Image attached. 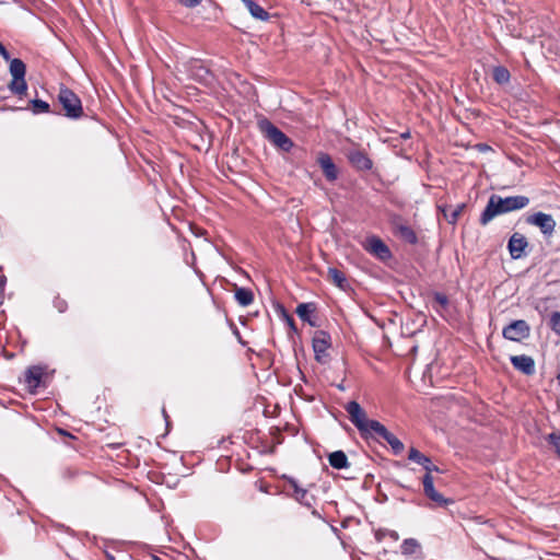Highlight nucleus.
Listing matches in <instances>:
<instances>
[{
	"label": "nucleus",
	"instance_id": "obj_1",
	"mask_svg": "<svg viewBox=\"0 0 560 560\" xmlns=\"http://www.w3.org/2000/svg\"><path fill=\"white\" fill-rule=\"evenodd\" d=\"M345 410L348 412L351 423L359 430L363 439H383L388 443L394 455H400L404 452V443L380 421L368 419L366 412L359 402L355 400L347 402Z\"/></svg>",
	"mask_w": 560,
	"mask_h": 560
},
{
	"label": "nucleus",
	"instance_id": "obj_2",
	"mask_svg": "<svg viewBox=\"0 0 560 560\" xmlns=\"http://www.w3.org/2000/svg\"><path fill=\"white\" fill-rule=\"evenodd\" d=\"M525 206V197H506L502 198L498 195H492L480 215V223L488 224L494 217L503 214L516 209H522Z\"/></svg>",
	"mask_w": 560,
	"mask_h": 560
},
{
	"label": "nucleus",
	"instance_id": "obj_3",
	"mask_svg": "<svg viewBox=\"0 0 560 560\" xmlns=\"http://www.w3.org/2000/svg\"><path fill=\"white\" fill-rule=\"evenodd\" d=\"M57 100L67 118L77 120L83 116L84 110L81 98L71 89L61 84L57 94Z\"/></svg>",
	"mask_w": 560,
	"mask_h": 560
},
{
	"label": "nucleus",
	"instance_id": "obj_4",
	"mask_svg": "<svg viewBox=\"0 0 560 560\" xmlns=\"http://www.w3.org/2000/svg\"><path fill=\"white\" fill-rule=\"evenodd\" d=\"M259 128L265 138L279 150L289 152L293 148V141L268 119L261 120Z\"/></svg>",
	"mask_w": 560,
	"mask_h": 560
},
{
	"label": "nucleus",
	"instance_id": "obj_5",
	"mask_svg": "<svg viewBox=\"0 0 560 560\" xmlns=\"http://www.w3.org/2000/svg\"><path fill=\"white\" fill-rule=\"evenodd\" d=\"M10 73L12 80L9 83V90L12 94L22 97L27 92V83L25 81L26 66L22 59H10Z\"/></svg>",
	"mask_w": 560,
	"mask_h": 560
},
{
	"label": "nucleus",
	"instance_id": "obj_6",
	"mask_svg": "<svg viewBox=\"0 0 560 560\" xmlns=\"http://www.w3.org/2000/svg\"><path fill=\"white\" fill-rule=\"evenodd\" d=\"M345 156L357 172H368L373 168V161L369 153L357 145L345 150Z\"/></svg>",
	"mask_w": 560,
	"mask_h": 560
},
{
	"label": "nucleus",
	"instance_id": "obj_7",
	"mask_svg": "<svg viewBox=\"0 0 560 560\" xmlns=\"http://www.w3.org/2000/svg\"><path fill=\"white\" fill-rule=\"evenodd\" d=\"M527 223L538 228L545 237L555 233L556 220L551 214L538 211L527 217Z\"/></svg>",
	"mask_w": 560,
	"mask_h": 560
},
{
	"label": "nucleus",
	"instance_id": "obj_8",
	"mask_svg": "<svg viewBox=\"0 0 560 560\" xmlns=\"http://www.w3.org/2000/svg\"><path fill=\"white\" fill-rule=\"evenodd\" d=\"M331 346L330 335L324 330H317L313 337V350L315 359L324 363L328 357L327 350Z\"/></svg>",
	"mask_w": 560,
	"mask_h": 560
},
{
	"label": "nucleus",
	"instance_id": "obj_9",
	"mask_svg": "<svg viewBox=\"0 0 560 560\" xmlns=\"http://www.w3.org/2000/svg\"><path fill=\"white\" fill-rule=\"evenodd\" d=\"M365 249L382 261L392 258L389 247L377 236H371L366 240Z\"/></svg>",
	"mask_w": 560,
	"mask_h": 560
},
{
	"label": "nucleus",
	"instance_id": "obj_10",
	"mask_svg": "<svg viewBox=\"0 0 560 560\" xmlns=\"http://www.w3.org/2000/svg\"><path fill=\"white\" fill-rule=\"evenodd\" d=\"M422 483L425 497L433 501L436 505L445 506L453 502L451 499L444 498L443 494L435 490L432 475L425 474L422 478Z\"/></svg>",
	"mask_w": 560,
	"mask_h": 560
},
{
	"label": "nucleus",
	"instance_id": "obj_11",
	"mask_svg": "<svg viewBox=\"0 0 560 560\" xmlns=\"http://www.w3.org/2000/svg\"><path fill=\"white\" fill-rule=\"evenodd\" d=\"M283 479H285L289 485L292 487L294 491V498L296 501H299L302 505L306 508H312L315 503V497L312 494H308L307 490L304 488H301L299 486V482L295 478L290 476H283Z\"/></svg>",
	"mask_w": 560,
	"mask_h": 560
},
{
	"label": "nucleus",
	"instance_id": "obj_12",
	"mask_svg": "<svg viewBox=\"0 0 560 560\" xmlns=\"http://www.w3.org/2000/svg\"><path fill=\"white\" fill-rule=\"evenodd\" d=\"M503 337L511 341H522L525 338V320H513L503 328Z\"/></svg>",
	"mask_w": 560,
	"mask_h": 560
},
{
	"label": "nucleus",
	"instance_id": "obj_13",
	"mask_svg": "<svg viewBox=\"0 0 560 560\" xmlns=\"http://www.w3.org/2000/svg\"><path fill=\"white\" fill-rule=\"evenodd\" d=\"M408 459L421 465L425 474L431 475L433 471L440 472V468L432 463L431 458L415 447L409 450Z\"/></svg>",
	"mask_w": 560,
	"mask_h": 560
},
{
	"label": "nucleus",
	"instance_id": "obj_14",
	"mask_svg": "<svg viewBox=\"0 0 560 560\" xmlns=\"http://www.w3.org/2000/svg\"><path fill=\"white\" fill-rule=\"evenodd\" d=\"M508 248L513 259L521 258L525 250V237L521 233H514L509 241Z\"/></svg>",
	"mask_w": 560,
	"mask_h": 560
},
{
	"label": "nucleus",
	"instance_id": "obj_15",
	"mask_svg": "<svg viewBox=\"0 0 560 560\" xmlns=\"http://www.w3.org/2000/svg\"><path fill=\"white\" fill-rule=\"evenodd\" d=\"M190 75L196 81L207 85H210L213 82V73L201 63H195L190 68Z\"/></svg>",
	"mask_w": 560,
	"mask_h": 560
},
{
	"label": "nucleus",
	"instance_id": "obj_16",
	"mask_svg": "<svg viewBox=\"0 0 560 560\" xmlns=\"http://www.w3.org/2000/svg\"><path fill=\"white\" fill-rule=\"evenodd\" d=\"M527 23H530V28H535L536 31L533 32L530 35L533 38L540 37L545 30L549 27L550 21L547 15H535V16H527Z\"/></svg>",
	"mask_w": 560,
	"mask_h": 560
},
{
	"label": "nucleus",
	"instance_id": "obj_17",
	"mask_svg": "<svg viewBox=\"0 0 560 560\" xmlns=\"http://www.w3.org/2000/svg\"><path fill=\"white\" fill-rule=\"evenodd\" d=\"M327 275L329 280L340 290L348 291L351 288L346 275L341 270L329 267Z\"/></svg>",
	"mask_w": 560,
	"mask_h": 560
},
{
	"label": "nucleus",
	"instance_id": "obj_18",
	"mask_svg": "<svg viewBox=\"0 0 560 560\" xmlns=\"http://www.w3.org/2000/svg\"><path fill=\"white\" fill-rule=\"evenodd\" d=\"M315 311H316V306L314 303H301L298 305L295 312L303 322L315 327L316 323H315V320H313Z\"/></svg>",
	"mask_w": 560,
	"mask_h": 560
},
{
	"label": "nucleus",
	"instance_id": "obj_19",
	"mask_svg": "<svg viewBox=\"0 0 560 560\" xmlns=\"http://www.w3.org/2000/svg\"><path fill=\"white\" fill-rule=\"evenodd\" d=\"M316 163L322 167L324 175H337V167L331 156L326 152H319Z\"/></svg>",
	"mask_w": 560,
	"mask_h": 560
},
{
	"label": "nucleus",
	"instance_id": "obj_20",
	"mask_svg": "<svg viewBox=\"0 0 560 560\" xmlns=\"http://www.w3.org/2000/svg\"><path fill=\"white\" fill-rule=\"evenodd\" d=\"M465 205H457L455 208H452L448 205H438V209L443 213L444 218L448 223L455 224L463 211Z\"/></svg>",
	"mask_w": 560,
	"mask_h": 560
},
{
	"label": "nucleus",
	"instance_id": "obj_21",
	"mask_svg": "<svg viewBox=\"0 0 560 560\" xmlns=\"http://www.w3.org/2000/svg\"><path fill=\"white\" fill-rule=\"evenodd\" d=\"M395 233L401 240H404L405 242H407L411 245H413L418 242V237H417L415 231L406 224L395 223Z\"/></svg>",
	"mask_w": 560,
	"mask_h": 560
},
{
	"label": "nucleus",
	"instance_id": "obj_22",
	"mask_svg": "<svg viewBox=\"0 0 560 560\" xmlns=\"http://www.w3.org/2000/svg\"><path fill=\"white\" fill-rule=\"evenodd\" d=\"M44 370L40 366H31L27 369L25 373V382L27 383L28 387L36 388L40 384V380L43 377Z\"/></svg>",
	"mask_w": 560,
	"mask_h": 560
},
{
	"label": "nucleus",
	"instance_id": "obj_23",
	"mask_svg": "<svg viewBox=\"0 0 560 560\" xmlns=\"http://www.w3.org/2000/svg\"><path fill=\"white\" fill-rule=\"evenodd\" d=\"M328 462L335 469H346L350 466L348 457L343 451H335L329 454Z\"/></svg>",
	"mask_w": 560,
	"mask_h": 560
},
{
	"label": "nucleus",
	"instance_id": "obj_24",
	"mask_svg": "<svg viewBox=\"0 0 560 560\" xmlns=\"http://www.w3.org/2000/svg\"><path fill=\"white\" fill-rule=\"evenodd\" d=\"M245 7L253 18L259 21H267L269 19V13L255 0H243Z\"/></svg>",
	"mask_w": 560,
	"mask_h": 560
},
{
	"label": "nucleus",
	"instance_id": "obj_25",
	"mask_svg": "<svg viewBox=\"0 0 560 560\" xmlns=\"http://www.w3.org/2000/svg\"><path fill=\"white\" fill-rule=\"evenodd\" d=\"M401 553L404 556H417L420 558L421 556V546L419 541L415 538H407L401 542Z\"/></svg>",
	"mask_w": 560,
	"mask_h": 560
},
{
	"label": "nucleus",
	"instance_id": "obj_26",
	"mask_svg": "<svg viewBox=\"0 0 560 560\" xmlns=\"http://www.w3.org/2000/svg\"><path fill=\"white\" fill-rule=\"evenodd\" d=\"M234 298L241 306L245 307L253 303L254 293L250 289L236 287Z\"/></svg>",
	"mask_w": 560,
	"mask_h": 560
},
{
	"label": "nucleus",
	"instance_id": "obj_27",
	"mask_svg": "<svg viewBox=\"0 0 560 560\" xmlns=\"http://www.w3.org/2000/svg\"><path fill=\"white\" fill-rule=\"evenodd\" d=\"M26 108L30 109L34 115L49 114V113L58 114L57 112H52L50 109V105L46 101L38 100V98L31 100L28 102V106Z\"/></svg>",
	"mask_w": 560,
	"mask_h": 560
},
{
	"label": "nucleus",
	"instance_id": "obj_28",
	"mask_svg": "<svg viewBox=\"0 0 560 560\" xmlns=\"http://www.w3.org/2000/svg\"><path fill=\"white\" fill-rule=\"evenodd\" d=\"M510 71L503 66H497L492 70V78L498 84H505L510 81Z\"/></svg>",
	"mask_w": 560,
	"mask_h": 560
},
{
	"label": "nucleus",
	"instance_id": "obj_29",
	"mask_svg": "<svg viewBox=\"0 0 560 560\" xmlns=\"http://www.w3.org/2000/svg\"><path fill=\"white\" fill-rule=\"evenodd\" d=\"M549 326L555 334L560 336V312H553L550 315Z\"/></svg>",
	"mask_w": 560,
	"mask_h": 560
},
{
	"label": "nucleus",
	"instance_id": "obj_30",
	"mask_svg": "<svg viewBox=\"0 0 560 560\" xmlns=\"http://www.w3.org/2000/svg\"><path fill=\"white\" fill-rule=\"evenodd\" d=\"M511 362L516 370L525 373V354L511 357Z\"/></svg>",
	"mask_w": 560,
	"mask_h": 560
},
{
	"label": "nucleus",
	"instance_id": "obj_31",
	"mask_svg": "<svg viewBox=\"0 0 560 560\" xmlns=\"http://www.w3.org/2000/svg\"><path fill=\"white\" fill-rule=\"evenodd\" d=\"M549 442L555 447L558 456L560 457V433L549 434Z\"/></svg>",
	"mask_w": 560,
	"mask_h": 560
},
{
	"label": "nucleus",
	"instance_id": "obj_32",
	"mask_svg": "<svg viewBox=\"0 0 560 560\" xmlns=\"http://www.w3.org/2000/svg\"><path fill=\"white\" fill-rule=\"evenodd\" d=\"M280 311H281V314H282V317L283 319L285 320V323L289 325V327L293 330V331H296V327H295V323H294V319L293 317L288 314L284 310L283 306H280Z\"/></svg>",
	"mask_w": 560,
	"mask_h": 560
},
{
	"label": "nucleus",
	"instance_id": "obj_33",
	"mask_svg": "<svg viewBox=\"0 0 560 560\" xmlns=\"http://www.w3.org/2000/svg\"><path fill=\"white\" fill-rule=\"evenodd\" d=\"M434 301L442 307H446L448 305V299L445 294L435 292L433 295Z\"/></svg>",
	"mask_w": 560,
	"mask_h": 560
},
{
	"label": "nucleus",
	"instance_id": "obj_34",
	"mask_svg": "<svg viewBox=\"0 0 560 560\" xmlns=\"http://www.w3.org/2000/svg\"><path fill=\"white\" fill-rule=\"evenodd\" d=\"M182 5L186 8H196L202 0H177Z\"/></svg>",
	"mask_w": 560,
	"mask_h": 560
},
{
	"label": "nucleus",
	"instance_id": "obj_35",
	"mask_svg": "<svg viewBox=\"0 0 560 560\" xmlns=\"http://www.w3.org/2000/svg\"><path fill=\"white\" fill-rule=\"evenodd\" d=\"M474 148L480 153H488L493 151L492 148L487 143H477L474 145Z\"/></svg>",
	"mask_w": 560,
	"mask_h": 560
},
{
	"label": "nucleus",
	"instance_id": "obj_36",
	"mask_svg": "<svg viewBox=\"0 0 560 560\" xmlns=\"http://www.w3.org/2000/svg\"><path fill=\"white\" fill-rule=\"evenodd\" d=\"M0 56L9 61L11 59V56H10V52L8 51V49L4 47V45L0 42Z\"/></svg>",
	"mask_w": 560,
	"mask_h": 560
},
{
	"label": "nucleus",
	"instance_id": "obj_37",
	"mask_svg": "<svg viewBox=\"0 0 560 560\" xmlns=\"http://www.w3.org/2000/svg\"><path fill=\"white\" fill-rule=\"evenodd\" d=\"M55 306L57 307V310H58L60 313H62V312H65V311H66V308H67V302H66V301H63V300L57 299V300L55 301Z\"/></svg>",
	"mask_w": 560,
	"mask_h": 560
},
{
	"label": "nucleus",
	"instance_id": "obj_38",
	"mask_svg": "<svg viewBox=\"0 0 560 560\" xmlns=\"http://www.w3.org/2000/svg\"><path fill=\"white\" fill-rule=\"evenodd\" d=\"M526 104H527V112L533 107L536 112H538L539 108H541V106L535 101V100H529L527 97V101H526Z\"/></svg>",
	"mask_w": 560,
	"mask_h": 560
},
{
	"label": "nucleus",
	"instance_id": "obj_39",
	"mask_svg": "<svg viewBox=\"0 0 560 560\" xmlns=\"http://www.w3.org/2000/svg\"><path fill=\"white\" fill-rule=\"evenodd\" d=\"M534 370H535V362L530 357H527V375L533 374Z\"/></svg>",
	"mask_w": 560,
	"mask_h": 560
},
{
	"label": "nucleus",
	"instance_id": "obj_40",
	"mask_svg": "<svg viewBox=\"0 0 560 560\" xmlns=\"http://www.w3.org/2000/svg\"><path fill=\"white\" fill-rule=\"evenodd\" d=\"M547 120H548V118H544V119H537V120H534V121H527V124L539 125L540 122H545Z\"/></svg>",
	"mask_w": 560,
	"mask_h": 560
},
{
	"label": "nucleus",
	"instance_id": "obj_41",
	"mask_svg": "<svg viewBox=\"0 0 560 560\" xmlns=\"http://www.w3.org/2000/svg\"><path fill=\"white\" fill-rule=\"evenodd\" d=\"M400 137H401L402 139H407V138H409V137H410V132H409V131L402 132V133L400 135Z\"/></svg>",
	"mask_w": 560,
	"mask_h": 560
},
{
	"label": "nucleus",
	"instance_id": "obj_42",
	"mask_svg": "<svg viewBox=\"0 0 560 560\" xmlns=\"http://www.w3.org/2000/svg\"><path fill=\"white\" fill-rule=\"evenodd\" d=\"M312 514H313L314 516L319 517V514H318V512H317L316 510H313V511H312Z\"/></svg>",
	"mask_w": 560,
	"mask_h": 560
},
{
	"label": "nucleus",
	"instance_id": "obj_43",
	"mask_svg": "<svg viewBox=\"0 0 560 560\" xmlns=\"http://www.w3.org/2000/svg\"><path fill=\"white\" fill-rule=\"evenodd\" d=\"M152 560H162L161 558H159L158 556H153L152 557Z\"/></svg>",
	"mask_w": 560,
	"mask_h": 560
},
{
	"label": "nucleus",
	"instance_id": "obj_44",
	"mask_svg": "<svg viewBox=\"0 0 560 560\" xmlns=\"http://www.w3.org/2000/svg\"><path fill=\"white\" fill-rule=\"evenodd\" d=\"M196 148H197L198 150H202V145H198V144H196Z\"/></svg>",
	"mask_w": 560,
	"mask_h": 560
},
{
	"label": "nucleus",
	"instance_id": "obj_45",
	"mask_svg": "<svg viewBox=\"0 0 560 560\" xmlns=\"http://www.w3.org/2000/svg\"><path fill=\"white\" fill-rule=\"evenodd\" d=\"M163 415H164V417H165V419H166V418H167V416H166V410H164V409H163Z\"/></svg>",
	"mask_w": 560,
	"mask_h": 560
},
{
	"label": "nucleus",
	"instance_id": "obj_46",
	"mask_svg": "<svg viewBox=\"0 0 560 560\" xmlns=\"http://www.w3.org/2000/svg\"><path fill=\"white\" fill-rule=\"evenodd\" d=\"M558 381H559V384H560V373H559V375H558Z\"/></svg>",
	"mask_w": 560,
	"mask_h": 560
}]
</instances>
